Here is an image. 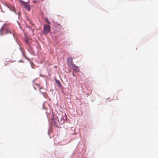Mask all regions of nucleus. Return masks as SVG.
Returning a JSON list of instances; mask_svg holds the SVG:
<instances>
[{"label": "nucleus", "mask_w": 158, "mask_h": 158, "mask_svg": "<svg viewBox=\"0 0 158 158\" xmlns=\"http://www.w3.org/2000/svg\"><path fill=\"white\" fill-rule=\"evenodd\" d=\"M19 2L27 10L30 11L31 10V7L30 4L27 2H25L22 0H19Z\"/></svg>", "instance_id": "1"}, {"label": "nucleus", "mask_w": 158, "mask_h": 158, "mask_svg": "<svg viewBox=\"0 0 158 158\" xmlns=\"http://www.w3.org/2000/svg\"><path fill=\"white\" fill-rule=\"evenodd\" d=\"M50 30V26L48 25H46L44 26V33L45 34L48 33Z\"/></svg>", "instance_id": "2"}, {"label": "nucleus", "mask_w": 158, "mask_h": 158, "mask_svg": "<svg viewBox=\"0 0 158 158\" xmlns=\"http://www.w3.org/2000/svg\"><path fill=\"white\" fill-rule=\"evenodd\" d=\"M6 6L10 10L15 12L16 14V9L14 5L11 4H7Z\"/></svg>", "instance_id": "3"}, {"label": "nucleus", "mask_w": 158, "mask_h": 158, "mask_svg": "<svg viewBox=\"0 0 158 158\" xmlns=\"http://www.w3.org/2000/svg\"><path fill=\"white\" fill-rule=\"evenodd\" d=\"M69 67L75 72H79V69L78 67L76 66L75 64H73Z\"/></svg>", "instance_id": "4"}, {"label": "nucleus", "mask_w": 158, "mask_h": 158, "mask_svg": "<svg viewBox=\"0 0 158 158\" xmlns=\"http://www.w3.org/2000/svg\"><path fill=\"white\" fill-rule=\"evenodd\" d=\"M67 62V64L69 66L74 64L73 62V58H68Z\"/></svg>", "instance_id": "5"}, {"label": "nucleus", "mask_w": 158, "mask_h": 158, "mask_svg": "<svg viewBox=\"0 0 158 158\" xmlns=\"http://www.w3.org/2000/svg\"><path fill=\"white\" fill-rule=\"evenodd\" d=\"M6 33H10L12 34L13 35H14L13 31L12 30L6 29Z\"/></svg>", "instance_id": "6"}, {"label": "nucleus", "mask_w": 158, "mask_h": 158, "mask_svg": "<svg viewBox=\"0 0 158 158\" xmlns=\"http://www.w3.org/2000/svg\"><path fill=\"white\" fill-rule=\"evenodd\" d=\"M55 81L56 83V84H57L58 86L60 87H61V84L60 82V81L57 80L56 79H55Z\"/></svg>", "instance_id": "7"}, {"label": "nucleus", "mask_w": 158, "mask_h": 158, "mask_svg": "<svg viewBox=\"0 0 158 158\" xmlns=\"http://www.w3.org/2000/svg\"><path fill=\"white\" fill-rule=\"evenodd\" d=\"M4 27H5V25H4L3 26H2L1 28L0 29V32H1V33H0L1 35H2V31L3 30L4 28Z\"/></svg>", "instance_id": "8"}, {"label": "nucleus", "mask_w": 158, "mask_h": 158, "mask_svg": "<svg viewBox=\"0 0 158 158\" xmlns=\"http://www.w3.org/2000/svg\"><path fill=\"white\" fill-rule=\"evenodd\" d=\"M25 41L27 44H29V39L27 38L25 40Z\"/></svg>", "instance_id": "9"}, {"label": "nucleus", "mask_w": 158, "mask_h": 158, "mask_svg": "<svg viewBox=\"0 0 158 158\" xmlns=\"http://www.w3.org/2000/svg\"><path fill=\"white\" fill-rule=\"evenodd\" d=\"M46 20L48 24H50V22L49 21V20L47 18H46Z\"/></svg>", "instance_id": "10"}, {"label": "nucleus", "mask_w": 158, "mask_h": 158, "mask_svg": "<svg viewBox=\"0 0 158 158\" xmlns=\"http://www.w3.org/2000/svg\"><path fill=\"white\" fill-rule=\"evenodd\" d=\"M73 76H75V75H74V73H73Z\"/></svg>", "instance_id": "11"}]
</instances>
